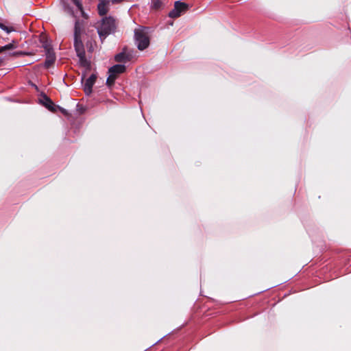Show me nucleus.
I'll list each match as a JSON object with an SVG mask.
<instances>
[{"instance_id":"obj_1","label":"nucleus","mask_w":351,"mask_h":351,"mask_svg":"<svg viewBox=\"0 0 351 351\" xmlns=\"http://www.w3.org/2000/svg\"><path fill=\"white\" fill-rule=\"evenodd\" d=\"M83 32L82 23L79 20H76L74 27V48L76 51L77 56L80 59V63L82 66L88 67L90 66V62L86 58V53L84 46L82 40V34Z\"/></svg>"},{"instance_id":"obj_2","label":"nucleus","mask_w":351,"mask_h":351,"mask_svg":"<svg viewBox=\"0 0 351 351\" xmlns=\"http://www.w3.org/2000/svg\"><path fill=\"white\" fill-rule=\"evenodd\" d=\"M116 29L115 20L112 16L103 18L100 27L98 29V34L101 38H106V36L114 32Z\"/></svg>"},{"instance_id":"obj_3","label":"nucleus","mask_w":351,"mask_h":351,"mask_svg":"<svg viewBox=\"0 0 351 351\" xmlns=\"http://www.w3.org/2000/svg\"><path fill=\"white\" fill-rule=\"evenodd\" d=\"M134 36L137 42V47L139 50L143 51L149 45V38L147 33L144 29H136Z\"/></svg>"},{"instance_id":"obj_4","label":"nucleus","mask_w":351,"mask_h":351,"mask_svg":"<svg viewBox=\"0 0 351 351\" xmlns=\"http://www.w3.org/2000/svg\"><path fill=\"white\" fill-rule=\"evenodd\" d=\"M188 9V4L180 1H176L174 3V8L169 13V16L171 18H178L181 15L182 12L186 11Z\"/></svg>"},{"instance_id":"obj_5","label":"nucleus","mask_w":351,"mask_h":351,"mask_svg":"<svg viewBox=\"0 0 351 351\" xmlns=\"http://www.w3.org/2000/svg\"><path fill=\"white\" fill-rule=\"evenodd\" d=\"M97 77V75L93 73L88 79L86 80L84 84V91L86 95L91 94L92 88L96 82Z\"/></svg>"},{"instance_id":"obj_6","label":"nucleus","mask_w":351,"mask_h":351,"mask_svg":"<svg viewBox=\"0 0 351 351\" xmlns=\"http://www.w3.org/2000/svg\"><path fill=\"white\" fill-rule=\"evenodd\" d=\"M46 59L44 62V66L46 69L52 67L56 62V56L54 51H49L45 53Z\"/></svg>"},{"instance_id":"obj_7","label":"nucleus","mask_w":351,"mask_h":351,"mask_svg":"<svg viewBox=\"0 0 351 351\" xmlns=\"http://www.w3.org/2000/svg\"><path fill=\"white\" fill-rule=\"evenodd\" d=\"M109 1L108 0H99V3L97 5V10L98 14L100 16L106 15L109 10Z\"/></svg>"},{"instance_id":"obj_8","label":"nucleus","mask_w":351,"mask_h":351,"mask_svg":"<svg viewBox=\"0 0 351 351\" xmlns=\"http://www.w3.org/2000/svg\"><path fill=\"white\" fill-rule=\"evenodd\" d=\"M42 103L49 110L53 112H56L57 108H59V106H56L52 100L45 95L43 96Z\"/></svg>"},{"instance_id":"obj_9","label":"nucleus","mask_w":351,"mask_h":351,"mask_svg":"<svg viewBox=\"0 0 351 351\" xmlns=\"http://www.w3.org/2000/svg\"><path fill=\"white\" fill-rule=\"evenodd\" d=\"M125 66L122 64H116L110 67L108 70L109 73L116 75L121 74L125 72Z\"/></svg>"},{"instance_id":"obj_10","label":"nucleus","mask_w":351,"mask_h":351,"mask_svg":"<svg viewBox=\"0 0 351 351\" xmlns=\"http://www.w3.org/2000/svg\"><path fill=\"white\" fill-rule=\"evenodd\" d=\"M123 50V51L117 54L114 56V60L116 62H125L127 61L130 60V58H126V53H125L126 47H124Z\"/></svg>"},{"instance_id":"obj_11","label":"nucleus","mask_w":351,"mask_h":351,"mask_svg":"<svg viewBox=\"0 0 351 351\" xmlns=\"http://www.w3.org/2000/svg\"><path fill=\"white\" fill-rule=\"evenodd\" d=\"M163 7H164V4L161 0H152L151 8L152 10L158 11V10L162 9Z\"/></svg>"},{"instance_id":"obj_12","label":"nucleus","mask_w":351,"mask_h":351,"mask_svg":"<svg viewBox=\"0 0 351 351\" xmlns=\"http://www.w3.org/2000/svg\"><path fill=\"white\" fill-rule=\"evenodd\" d=\"M40 42L42 43V47L45 49V53L49 51H53L51 45L48 43L47 39L41 38Z\"/></svg>"},{"instance_id":"obj_13","label":"nucleus","mask_w":351,"mask_h":351,"mask_svg":"<svg viewBox=\"0 0 351 351\" xmlns=\"http://www.w3.org/2000/svg\"><path fill=\"white\" fill-rule=\"evenodd\" d=\"M117 75H114V74H112V73H110L108 77L107 78V80H106V84L109 87H111L112 86L114 85V82L117 79Z\"/></svg>"},{"instance_id":"obj_14","label":"nucleus","mask_w":351,"mask_h":351,"mask_svg":"<svg viewBox=\"0 0 351 351\" xmlns=\"http://www.w3.org/2000/svg\"><path fill=\"white\" fill-rule=\"evenodd\" d=\"M16 47V45H15L14 40H13L12 43L3 46V48L5 49V51L14 49Z\"/></svg>"},{"instance_id":"obj_15","label":"nucleus","mask_w":351,"mask_h":351,"mask_svg":"<svg viewBox=\"0 0 351 351\" xmlns=\"http://www.w3.org/2000/svg\"><path fill=\"white\" fill-rule=\"evenodd\" d=\"M0 28L5 31L7 33H10L14 30L12 27H8L1 23H0Z\"/></svg>"},{"instance_id":"obj_16","label":"nucleus","mask_w":351,"mask_h":351,"mask_svg":"<svg viewBox=\"0 0 351 351\" xmlns=\"http://www.w3.org/2000/svg\"><path fill=\"white\" fill-rule=\"evenodd\" d=\"M71 1L77 7V8L82 11V3L80 0H71Z\"/></svg>"},{"instance_id":"obj_17","label":"nucleus","mask_w":351,"mask_h":351,"mask_svg":"<svg viewBox=\"0 0 351 351\" xmlns=\"http://www.w3.org/2000/svg\"><path fill=\"white\" fill-rule=\"evenodd\" d=\"M58 108H60V111H61L63 114H68V112H66V110L65 109L62 108H60V107H59Z\"/></svg>"},{"instance_id":"obj_18","label":"nucleus","mask_w":351,"mask_h":351,"mask_svg":"<svg viewBox=\"0 0 351 351\" xmlns=\"http://www.w3.org/2000/svg\"><path fill=\"white\" fill-rule=\"evenodd\" d=\"M81 12H82V16H83L84 18H86H86H87V15L85 14V12H84V10H82V11H81Z\"/></svg>"},{"instance_id":"obj_19","label":"nucleus","mask_w":351,"mask_h":351,"mask_svg":"<svg viewBox=\"0 0 351 351\" xmlns=\"http://www.w3.org/2000/svg\"><path fill=\"white\" fill-rule=\"evenodd\" d=\"M5 51V49L3 47H0V53H2L3 52Z\"/></svg>"},{"instance_id":"obj_20","label":"nucleus","mask_w":351,"mask_h":351,"mask_svg":"<svg viewBox=\"0 0 351 351\" xmlns=\"http://www.w3.org/2000/svg\"><path fill=\"white\" fill-rule=\"evenodd\" d=\"M126 58H130V60L132 59V55L129 53H126Z\"/></svg>"}]
</instances>
